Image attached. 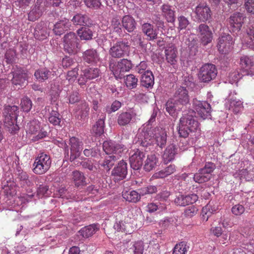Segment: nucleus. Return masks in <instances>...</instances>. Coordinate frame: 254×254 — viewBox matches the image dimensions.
<instances>
[{
    "label": "nucleus",
    "mask_w": 254,
    "mask_h": 254,
    "mask_svg": "<svg viewBox=\"0 0 254 254\" xmlns=\"http://www.w3.org/2000/svg\"><path fill=\"white\" fill-rule=\"evenodd\" d=\"M114 229L117 231H121L126 234H130L132 229L131 224L129 223H126L123 221L116 222L114 225Z\"/></svg>",
    "instance_id": "nucleus-40"
},
{
    "label": "nucleus",
    "mask_w": 254,
    "mask_h": 254,
    "mask_svg": "<svg viewBox=\"0 0 254 254\" xmlns=\"http://www.w3.org/2000/svg\"><path fill=\"white\" fill-rule=\"evenodd\" d=\"M27 79V74L23 71H15L13 73V83L15 85L23 84Z\"/></svg>",
    "instance_id": "nucleus-42"
},
{
    "label": "nucleus",
    "mask_w": 254,
    "mask_h": 254,
    "mask_svg": "<svg viewBox=\"0 0 254 254\" xmlns=\"http://www.w3.org/2000/svg\"><path fill=\"white\" fill-rule=\"evenodd\" d=\"M154 83V78L151 71H146L141 76V85L145 88H152Z\"/></svg>",
    "instance_id": "nucleus-27"
},
{
    "label": "nucleus",
    "mask_w": 254,
    "mask_h": 254,
    "mask_svg": "<svg viewBox=\"0 0 254 254\" xmlns=\"http://www.w3.org/2000/svg\"><path fill=\"white\" fill-rule=\"evenodd\" d=\"M158 163V159L156 155L151 154L147 155V159L145 161L144 169L147 172H149L155 169Z\"/></svg>",
    "instance_id": "nucleus-30"
},
{
    "label": "nucleus",
    "mask_w": 254,
    "mask_h": 254,
    "mask_svg": "<svg viewBox=\"0 0 254 254\" xmlns=\"http://www.w3.org/2000/svg\"><path fill=\"white\" fill-rule=\"evenodd\" d=\"M100 153V150L97 148H85L83 154L86 157H96Z\"/></svg>",
    "instance_id": "nucleus-54"
},
{
    "label": "nucleus",
    "mask_w": 254,
    "mask_h": 254,
    "mask_svg": "<svg viewBox=\"0 0 254 254\" xmlns=\"http://www.w3.org/2000/svg\"><path fill=\"white\" fill-rule=\"evenodd\" d=\"M197 208L194 206L192 205L187 207L185 209L184 213L186 217H191L197 213Z\"/></svg>",
    "instance_id": "nucleus-62"
},
{
    "label": "nucleus",
    "mask_w": 254,
    "mask_h": 254,
    "mask_svg": "<svg viewBox=\"0 0 254 254\" xmlns=\"http://www.w3.org/2000/svg\"><path fill=\"white\" fill-rule=\"evenodd\" d=\"M189 247L185 242L177 244L175 246L172 254H186Z\"/></svg>",
    "instance_id": "nucleus-47"
},
{
    "label": "nucleus",
    "mask_w": 254,
    "mask_h": 254,
    "mask_svg": "<svg viewBox=\"0 0 254 254\" xmlns=\"http://www.w3.org/2000/svg\"><path fill=\"white\" fill-rule=\"evenodd\" d=\"M52 72L46 68L37 70L34 73V76L39 82H43L51 77Z\"/></svg>",
    "instance_id": "nucleus-37"
},
{
    "label": "nucleus",
    "mask_w": 254,
    "mask_h": 254,
    "mask_svg": "<svg viewBox=\"0 0 254 254\" xmlns=\"http://www.w3.org/2000/svg\"><path fill=\"white\" fill-rule=\"evenodd\" d=\"M83 75H85L89 80L93 79L98 77L100 74V70L96 67H92L85 69L82 70Z\"/></svg>",
    "instance_id": "nucleus-45"
},
{
    "label": "nucleus",
    "mask_w": 254,
    "mask_h": 254,
    "mask_svg": "<svg viewBox=\"0 0 254 254\" xmlns=\"http://www.w3.org/2000/svg\"><path fill=\"white\" fill-rule=\"evenodd\" d=\"M71 21L75 25L86 26L91 24V20L87 15L80 13L75 15Z\"/></svg>",
    "instance_id": "nucleus-29"
},
{
    "label": "nucleus",
    "mask_w": 254,
    "mask_h": 254,
    "mask_svg": "<svg viewBox=\"0 0 254 254\" xmlns=\"http://www.w3.org/2000/svg\"><path fill=\"white\" fill-rule=\"evenodd\" d=\"M178 50L175 45L169 44L165 49V59L171 65L176 64L178 58Z\"/></svg>",
    "instance_id": "nucleus-17"
},
{
    "label": "nucleus",
    "mask_w": 254,
    "mask_h": 254,
    "mask_svg": "<svg viewBox=\"0 0 254 254\" xmlns=\"http://www.w3.org/2000/svg\"><path fill=\"white\" fill-rule=\"evenodd\" d=\"M103 149L106 154H113L112 155H119V157H121L127 150L126 147L124 144L111 140L105 141L103 142Z\"/></svg>",
    "instance_id": "nucleus-7"
},
{
    "label": "nucleus",
    "mask_w": 254,
    "mask_h": 254,
    "mask_svg": "<svg viewBox=\"0 0 254 254\" xmlns=\"http://www.w3.org/2000/svg\"><path fill=\"white\" fill-rule=\"evenodd\" d=\"M178 153V147L176 145L171 144L166 147L162 156L163 160L165 164L172 161Z\"/></svg>",
    "instance_id": "nucleus-19"
},
{
    "label": "nucleus",
    "mask_w": 254,
    "mask_h": 254,
    "mask_svg": "<svg viewBox=\"0 0 254 254\" xmlns=\"http://www.w3.org/2000/svg\"><path fill=\"white\" fill-rule=\"evenodd\" d=\"M136 116L134 110L130 112H124L121 113L118 117V123L119 125L125 126L128 124L131 119Z\"/></svg>",
    "instance_id": "nucleus-21"
},
{
    "label": "nucleus",
    "mask_w": 254,
    "mask_h": 254,
    "mask_svg": "<svg viewBox=\"0 0 254 254\" xmlns=\"http://www.w3.org/2000/svg\"><path fill=\"white\" fill-rule=\"evenodd\" d=\"M122 106V103L119 101H114L111 106L106 107L105 112L108 114H111L118 110Z\"/></svg>",
    "instance_id": "nucleus-53"
},
{
    "label": "nucleus",
    "mask_w": 254,
    "mask_h": 254,
    "mask_svg": "<svg viewBox=\"0 0 254 254\" xmlns=\"http://www.w3.org/2000/svg\"><path fill=\"white\" fill-rule=\"evenodd\" d=\"M51 193L52 191L47 186H40L37 190V196L39 198L49 196Z\"/></svg>",
    "instance_id": "nucleus-49"
},
{
    "label": "nucleus",
    "mask_w": 254,
    "mask_h": 254,
    "mask_svg": "<svg viewBox=\"0 0 254 254\" xmlns=\"http://www.w3.org/2000/svg\"><path fill=\"white\" fill-rule=\"evenodd\" d=\"M34 124H36V126L33 129V141L43 139L48 135V132L43 128L40 129L39 122L37 124L36 122H35Z\"/></svg>",
    "instance_id": "nucleus-35"
},
{
    "label": "nucleus",
    "mask_w": 254,
    "mask_h": 254,
    "mask_svg": "<svg viewBox=\"0 0 254 254\" xmlns=\"http://www.w3.org/2000/svg\"><path fill=\"white\" fill-rule=\"evenodd\" d=\"M21 108L24 112H29L32 107V102L31 100L27 98H24L21 101Z\"/></svg>",
    "instance_id": "nucleus-57"
},
{
    "label": "nucleus",
    "mask_w": 254,
    "mask_h": 254,
    "mask_svg": "<svg viewBox=\"0 0 254 254\" xmlns=\"http://www.w3.org/2000/svg\"><path fill=\"white\" fill-rule=\"evenodd\" d=\"M194 17L198 22H205L211 17V11L206 3H200L195 7Z\"/></svg>",
    "instance_id": "nucleus-8"
},
{
    "label": "nucleus",
    "mask_w": 254,
    "mask_h": 254,
    "mask_svg": "<svg viewBox=\"0 0 254 254\" xmlns=\"http://www.w3.org/2000/svg\"><path fill=\"white\" fill-rule=\"evenodd\" d=\"M138 79L133 74H129L126 76L125 83L129 89H133L136 87Z\"/></svg>",
    "instance_id": "nucleus-46"
},
{
    "label": "nucleus",
    "mask_w": 254,
    "mask_h": 254,
    "mask_svg": "<svg viewBox=\"0 0 254 254\" xmlns=\"http://www.w3.org/2000/svg\"><path fill=\"white\" fill-rule=\"evenodd\" d=\"M64 51L70 54H76L80 49V46L78 38L75 33L70 32L63 37Z\"/></svg>",
    "instance_id": "nucleus-2"
},
{
    "label": "nucleus",
    "mask_w": 254,
    "mask_h": 254,
    "mask_svg": "<svg viewBox=\"0 0 254 254\" xmlns=\"http://www.w3.org/2000/svg\"><path fill=\"white\" fill-rule=\"evenodd\" d=\"M122 27L128 32H132L136 28V22L129 15L124 16L122 19Z\"/></svg>",
    "instance_id": "nucleus-25"
},
{
    "label": "nucleus",
    "mask_w": 254,
    "mask_h": 254,
    "mask_svg": "<svg viewBox=\"0 0 254 254\" xmlns=\"http://www.w3.org/2000/svg\"><path fill=\"white\" fill-rule=\"evenodd\" d=\"M51 164V161L49 156L42 153L39 154L35 160L33 164L35 167L33 168V172L36 174H43L49 170Z\"/></svg>",
    "instance_id": "nucleus-4"
},
{
    "label": "nucleus",
    "mask_w": 254,
    "mask_h": 254,
    "mask_svg": "<svg viewBox=\"0 0 254 254\" xmlns=\"http://www.w3.org/2000/svg\"><path fill=\"white\" fill-rule=\"evenodd\" d=\"M131 249L134 254H143L144 251L143 242L142 241L135 242Z\"/></svg>",
    "instance_id": "nucleus-52"
},
{
    "label": "nucleus",
    "mask_w": 254,
    "mask_h": 254,
    "mask_svg": "<svg viewBox=\"0 0 254 254\" xmlns=\"http://www.w3.org/2000/svg\"><path fill=\"white\" fill-rule=\"evenodd\" d=\"M233 43L232 36L229 34H224L218 39V50L220 53L226 54L232 50Z\"/></svg>",
    "instance_id": "nucleus-9"
},
{
    "label": "nucleus",
    "mask_w": 254,
    "mask_h": 254,
    "mask_svg": "<svg viewBox=\"0 0 254 254\" xmlns=\"http://www.w3.org/2000/svg\"><path fill=\"white\" fill-rule=\"evenodd\" d=\"M229 28L233 32L239 31L244 23L243 14L235 12L230 16L228 19Z\"/></svg>",
    "instance_id": "nucleus-15"
},
{
    "label": "nucleus",
    "mask_w": 254,
    "mask_h": 254,
    "mask_svg": "<svg viewBox=\"0 0 254 254\" xmlns=\"http://www.w3.org/2000/svg\"><path fill=\"white\" fill-rule=\"evenodd\" d=\"M186 198V195L179 193L176 195L174 202L178 206H185L187 205Z\"/></svg>",
    "instance_id": "nucleus-58"
},
{
    "label": "nucleus",
    "mask_w": 254,
    "mask_h": 254,
    "mask_svg": "<svg viewBox=\"0 0 254 254\" xmlns=\"http://www.w3.org/2000/svg\"><path fill=\"white\" fill-rule=\"evenodd\" d=\"M19 111L17 106L13 105L5 106L3 110V116H6L7 115H10L11 117L13 118L17 119L18 116Z\"/></svg>",
    "instance_id": "nucleus-44"
},
{
    "label": "nucleus",
    "mask_w": 254,
    "mask_h": 254,
    "mask_svg": "<svg viewBox=\"0 0 254 254\" xmlns=\"http://www.w3.org/2000/svg\"><path fill=\"white\" fill-rule=\"evenodd\" d=\"M152 21L154 24L156 25L157 27L159 28H163L164 27V22L162 19H161L160 16L159 15H154L152 17Z\"/></svg>",
    "instance_id": "nucleus-60"
},
{
    "label": "nucleus",
    "mask_w": 254,
    "mask_h": 254,
    "mask_svg": "<svg viewBox=\"0 0 254 254\" xmlns=\"http://www.w3.org/2000/svg\"><path fill=\"white\" fill-rule=\"evenodd\" d=\"M84 3L88 7L95 9L98 8L101 4L100 0H84Z\"/></svg>",
    "instance_id": "nucleus-59"
},
{
    "label": "nucleus",
    "mask_w": 254,
    "mask_h": 254,
    "mask_svg": "<svg viewBox=\"0 0 254 254\" xmlns=\"http://www.w3.org/2000/svg\"><path fill=\"white\" fill-rule=\"evenodd\" d=\"M158 132L155 133V141L157 146L162 148L166 144L167 142V132L166 131L162 128L158 130Z\"/></svg>",
    "instance_id": "nucleus-33"
},
{
    "label": "nucleus",
    "mask_w": 254,
    "mask_h": 254,
    "mask_svg": "<svg viewBox=\"0 0 254 254\" xmlns=\"http://www.w3.org/2000/svg\"><path fill=\"white\" fill-rule=\"evenodd\" d=\"M195 112L190 110L180 119L178 133L180 137L187 138L190 132H195L199 127L198 122L194 119Z\"/></svg>",
    "instance_id": "nucleus-1"
},
{
    "label": "nucleus",
    "mask_w": 254,
    "mask_h": 254,
    "mask_svg": "<svg viewBox=\"0 0 254 254\" xmlns=\"http://www.w3.org/2000/svg\"><path fill=\"white\" fill-rule=\"evenodd\" d=\"M194 109L199 116L203 119H205L210 116L211 106L206 101H200L196 99L192 101Z\"/></svg>",
    "instance_id": "nucleus-11"
},
{
    "label": "nucleus",
    "mask_w": 254,
    "mask_h": 254,
    "mask_svg": "<svg viewBox=\"0 0 254 254\" xmlns=\"http://www.w3.org/2000/svg\"><path fill=\"white\" fill-rule=\"evenodd\" d=\"M142 30L148 37L149 40L155 39L157 38V33L154 29L153 25L149 23H144L142 25Z\"/></svg>",
    "instance_id": "nucleus-31"
},
{
    "label": "nucleus",
    "mask_w": 254,
    "mask_h": 254,
    "mask_svg": "<svg viewBox=\"0 0 254 254\" xmlns=\"http://www.w3.org/2000/svg\"><path fill=\"white\" fill-rule=\"evenodd\" d=\"M162 14L168 22H173L175 20V11L170 5L164 4L161 6Z\"/></svg>",
    "instance_id": "nucleus-32"
},
{
    "label": "nucleus",
    "mask_w": 254,
    "mask_h": 254,
    "mask_svg": "<svg viewBox=\"0 0 254 254\" xmlns=\"http://www.w3.org/2000/svg\"><path fill=\"white\" fill-rule=\"evenodd\" d=\"M210 179V176L208 174L206 175L204 173L201 172L199 170L198 173L194 174L193 177V180L196 183L199 184L203 183L208 181Z\"/></svg>",
    "instance_id": "nucleus-48"
},
{
    "label": "nucleus",
    "mask_w": 254,
    "mask_h": 254,
    "mask_svg": "<svg viewBox=\"0 0 254 254\" xmlns=\"http://www.w3.org/2000/svg\"><path fill=\"white\" fill-rule=\"evenodd\" d=\"M197 32L202 45L206 46L211 42L213 39V33L207 25L200 24L197 27Z\"/></svg>",
    "instance_id": "nucleus-10"
},
{
    "label": "nucleus",
    "mask_w": 254,
    "mask_h": 254,
    "mask_svg": "<svg viewBox=\"0 0 254 254\" xmlns=\"http://www.w3.org/2000/svg\"><path fill=\"white\" fill-rule=\"evenodd\" d=\"M215 165L212 162H207L205 163L204 167L200 169V171L206 175L210 174L215 169Z\"/></svg>",
    "instance_id": "nucleus-55"
},
{
    "label": "nucleus",
    "mask_w": 254,
    "mask_h": 254,
    "mask_svg": "<svg viewBox=\"0 0 254 254\" xmlns=\"http://www.w3.org/2000/svg\"><path fill=\"white\" fill-rule=\"evenodd\" d=\"M34 37L39 40H43L46 39L48 35L46 25L43 22L38 24L34 30Z\"/></svg>",
    "instance_id": "nucleus-22"
},
{
    "label": "nucleus",
    "mask_w": 254,
    "mask_h": 254,
    "mask_svg": "<svg viewBox=\"0 0 254 254\" xmlns=\"http://www.w3.org/2000/svg\"><path fill=\"white\" fill-rule=\"evenodd\" d=\"M17 119L11 117L10 115L4 116L3 123L4 127L7 128L11 134H15L19 129L16 124Z\"/></svg>",
    "instance_id": "nucleus-24"
},
{
    "label": "nucleus",
    "mask_w": 254,
    "mask_h": 254,
    "mask_svg": "<svg viewBox=\"0 0 254 254\" xmlns=\"http://www.w3.org/2000/svg\"><path fill=\"white\" fill-rule=\"evenodd\" d=\"M89 107L88 104L85 102H81L78 106V109L77 111V115L78 118L80 117L81 119H84L86 118L89 114Z\"/></svg>",
    "instance_id": "nucleus-41"
},
{
    "label": "nucleus",
    "mask_w": 254,
    "mask_h": 254,
    "mask_svg": "<svg viewBox=\"0 0 254 254\" xmlns=\"http://www.w3.org/2000/svg\"><path fill=\"white\" fill-rule=\"evenodd\" d=\"M122 196L127 201L132 203H136L140 199V195L135 190L124 191Z\"/></svg>",
    "instance_id": "nucleus-36"
},
{
    "label": "nucleus",
    "mask_w": 254,
    "mask_h": 254,
    "mask_svg": "<svg viewBox=\"0 0 254 254\" xmlns=\"http://www.w3.org/2000/svg\"><path fill=\"white\" fill-rule=\"evenodd\" d=\"M217 74V69L214 64H205L200 68L198 77L201 82L208 83L214 79Z\"/></svg>",
    "instance_id": "nucleus-3"
},
{
    "label": "nucleus",
    "mask_w": 254,
    "mask_h": 254,
    "mask_svg": "<svg viewBox=\"0 0 254 254\" xmlns=\"http://www.w3.org/2000/svg\"><path fill=\"white\" fill-rule=\"evenodd\" d=\"M78 68L75 67L67 72L66 75V79L70 83L73 82L77 78L78 75Z\"/></svg>",
    "instance_id": "nucleus-56"
},
{
    "label": "nucleus",
    "mask_w": 254,
    "mask_h": 254,
    "mask_svg": "<svg viewBox=\"0 0 254 254\" xmlns=\"http://www.w3.org/2000/svg\"><path fill=\"white\" fill-rule=\"evenodd\" d=\"M174 101L177 105H186L189 103L190 98L186 88L180 87L177 89L174 95Z\"/></svg>",
    "instance_id": "nucleus-18"
},
{
    "label": "nucleus",
    "mask_w": 254,
    "mask_h": 254,
    "mask_svg": "<svg viewBox=\"0 0 254 254\" xmlns=\"http://www.w3.org/2000/svg\"><path fill=\"white\" fill-rule=\"evenodd\" d=\"M69 144L70 146L69 160L72 162L80 156L83 149V143L80 139L76 137H72L69 139Z\"/></svg>",
    "instance_id": "nucleus-12"
},
{
    "label": "nucleus",
    "mask_w": 254,
    "mask_h": 254,
    "mask_svg": "<svg viewBox=\"0 0 254 254\" xmlns=\"http://www.w3.org/2000/svg\"><path fill=\"white\" fill-rule=\"evenodd\" d=\"M132 68V64L130 61L123 59L117 64H111L110 69L117 78H122L124 73L128 71Z\"/></svg>",
    "instance_id": "nucleus-5"
},
{
    "label": "nucleus",
    "mask_w": 254,
    "mask_h": 254,
    "mask_svg": "<svg viewBox=\"0 0 254 254\" xmlns=\"http://www.w3.org/2000/svg\"><path fill=\"white\" fill-rule=\"evenodd\" d=\"M72 181L76 187L84 186L86 185V178L83 173L77 170L72 172Z\"/></svg>",
    "instance_id": "nucleus-28"
},
{
    "label": "nucleus",
    "mask_w": 254,
    "mask_h": 254,
    "mask_svg": "<svg viewBox=\"0 0 254 254\" xmlns=\"http://www.w3.org/2000/svg\"><path fill=\"white\" fill-rule=\"evenodd\" d=\"M81 165L83 168L87 169L93 172H95L97 170V167L89 160L82 162Z\"/></svg>",
    "instance_id": "nucleus-61"
},
{
    "label": "nucleus",
    "mask_w": 254,
    "mask_h": 254,
    "mask_svg": "<svg viewBox=\"0 0 254 254\" xmlns=\"http://www.w3.org/2000/svg\"><path fill=\"white\" fill-rule=\"evenodd\" d=\"M83 59L85 62L89 64L96 63L99 61V56L96 50L91 49L83 53Z\"/></svg>",
    "instance_id": "nucleus-26"
},
{
    "label": "nucleus",
    "mask_w": 254,
    "mask_h": 254,
    "mask_svg": "<svg viewBox=\"0 0 254 254\" xmlns=\"http://www.w3.org/2000/svg\"><path fill=\"white\" fill-rule=\"evenodd\" d=\"M70 22L67 19H63L57 22L54 25L53 31L56 35L60 36L69 29Z\"/></svg>",
    "instance_id": "nucleus-20"
},
{
    "label": "nucleus",
    "mask_w": 254,
    "mask_h": 254,
    "mask_svg": "<svg viewBox=\"0 0 254 254\" xmlns=\"http://www.w3.org/2000/svg\"><path fill=\"white\" fill-rule=\"evenodd\" d=\"M105 117L103 116L102 119H99L96 124L93 126L91 132L94 133L96 135L100 136L104 132V119Z\"/></svg>",
    "instance_id": "nucleus-38"
},
{
    "label": "nucleus",
    "mask_w": 254,
    "mask_h": 254,
    "mask_svg": "<svg viewBox=\"0 0 254 254\" xmlns=\"http://www.w3.org/2000/svg\"><path fill=\"white\" fill-rule=\"evenodd\" d=\"M129 157V162L131 167L135 170H139L142 167L144 159L145 157L144 152L137 149L134 150Z\"/></svg>",
    "instance_id": "nucleus-14"
},
{
    "label": "nucleus",
    "mask_w": 254,
    "mask_h": 254,
    "mask_svg": "<svg viewBox=\"0 0 254 254\" xmlns=\"http://www.w3.org/2000/svg\"><path fill=\"white\" fill-rule=\"evenodd\" d=\"M129 49V46L127 42L118 41L111 47L109 54L114 58H121L127 54Z\"/></svg>",
    "instance_id": "nucleus-6"
},
{
    "label": "nucleus",
    "mask_w": 254,
    "mask_h": 254,
    "mask_svg": "<svg viewBox=\"0 0 254 254\" xmlns=\"http://www.w3.org/2000/svg\"><path fill=\"white\" fill-rule=\"evenodd\" d=\"M245 211V208L242 204H237L232 206L231 212L233 215L236 216L242 215Z\"/></svg>",
    "instance_id": "nucleus-51"
},
{
    "label": "nucleus",
    "mask_w": 254,
    "mask_h": 254,
    "mask_svg": "<svg viewBox=\"0 0 254 254\" xmlns=\"http://www.w3.org/2000/svg\"><path fill=\"white\" fill-rule=\"evenodd\" d=\"M60 114L57 111L52 110L49 117V121L54 126L60 125L61 119Z\"/></svg>",
    "instance_id": "nucleus-50"
},
{
    "label": "nucleus",
    "mask_w": 254,
    "mask_h": 254,
    "mask_svg": "<svg viewBox=\"0 0 254 254\" xmlns=\"http://www.w3.org/2000/svg\"><path fill=\"white\" fill-rule=\"evenodd\" d=\"M122 24H121V19L118 16L113 17L111 20V28L113 32L117 33L118 35H121L123 33L122 29Z\"/></svg>",
    "instance_id": "nucleus-43"
},
{
    "label": "nucleus",
    "mask_w": 254,
    "mask_h": 254,
    "mask_svg": "<svg viewBox=\"0 0 254 254\" xmlns=\"http://www.w3.org/2000/svg\"><path fill=\"white\" fill-rule=\"evenodd\" d=\"M127 172V163L122 160L113 169L111 176L115 182H118L123 180L126 177Z\"/></svg>",
    "instance_id": "nucleus-13"
},
{
    "label": "nucleus",
    "mask_w": 254,
    "mask_h": 254,
    "mask_svg": "<svg viewBox=\"0 0 254 254\" xmlns=\"http://www.w3.org/2000/svg\"><path fill=\"white\" fill-rule=\"evenodd\" d=\"M245 6L248 12L254 14V0H246Z\"/></svg>",
    "instance_id": "nucleus-64"
},
{
    "label": "nucleus",
    "mask_w": 254,
    "mask_h": 254,
    "mask_svg": "<svg viewBox=\"0 0 254 254\" xmlns=\"http://www.w3.org/2000/svg\"><path fill=\"white\" fill-rule=\"evenodd\" d=\"M99 230L98 224H93L82 228L78 234L83 238H88L93 236Z\"/></svg>",
    "instance_id": "nucleus-23"
},
{
    "label": "nucleus",
    "mask_w": 254,
    "mask_h": 254,
    "mask_svg": "<svg viewBox=\"0 0 254 254\" xmlns=\"http://www.w3.org/2000/svg\"><path fill=\"white\" fill-rule=\"evenodd\" d=\"M240 65L246 74H254V60L253 58L247 56L241 57L240 59Z\"/></svg>",
    "instance_id": "nucleus-16"
},
{
    "label": "nucleus",
    "mask_w": 254,
    "mask_h": 254,
    "mask_svg": "<svg viewBox=\"0 0 254 254\" xmlns=\"http://www.w3.org/2000/svg\"><path fill=\"white\" fill-rule=\"evenodd\" d=\"M44 0H37L35 5V10L34 12L35 14V19L39 18L41 15L43 10V7L41 6V4L43 2Z\"/></svg>",
    "instance_id": "nucleus-63"
},
{
    "label": "nucleus",
    "mask_w": 254,
    "mask_h": 254,
    "mask_svg": "<svg viewBox=\"0 0 254 254\" xmlns=\"http://www.w3.org/2000/svg\"><path fill=\"white\" fill-rule=\"evenodd\" d=\"M77 34L81 40H90L92 39L93 32L88 27H81L77 31Z\"/></svg>",
    "instance_id": "nucleus-39"
},
{
    "label": "nucleus",
    "mask_w": 254,
    "mask_h": 254,
    "mask_svg": "<svg viewBox=\"0 0 254 254\" xmlns=\"http://www.w3.org/2000/svg\"><path fill=\"white\" fill-rule=\"evenodd\" d=\"M119 155H111L106 157L103 162L100 164L104 170L109 171L114 166L115 162L120 158Z\"/></svg>",
    "instance_id": "nucleus-34"
}]
</instances>
